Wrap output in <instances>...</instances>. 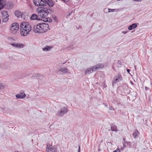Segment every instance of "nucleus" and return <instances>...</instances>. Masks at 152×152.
Returning a JSON list of instances; mask_svg holds the SVG:
<instances>
[{
	"instance_id": "nucleus-1",
	"label": "nucleus",
	"mask_w": 152,
	"mask_h": 152,
	"mask_svg": "<svg viewBox=\"0 0 152 152\" xmlns=\"http://www.w3.org/2000/svg\"><path fill=\"white\" fill-rule=\"evenodd\" d=\"M49 28V25L45 23H39L33 28L35 33H43L46 32Z\"/></svg>"
},
{
	"instance_id": "nucleus-2",
	"label": "nucleus",
	"mask_w": 152,
	"mask_h": 152,
	"mask_svg": "<svg viewBox=\"0 0 152 152\" xmlns=\"http://www.w3.org/2000/svg\"><path fill=\"white\" fill-rule=\"evenodd\" d=\"M49 10L52 12L51 10L46 7H38L36 11L37 15L39 17H41L40 18L41 20H42L44 18L48 16L49 13Z\"/></svg>"
},
{
	"instance_id": "nucleus-3",
	"label": "nucleus",
	"mask_w": 152,
	"mask_h": 152,
	"mask_svg": "<svg viewBox=\"0 0 152 152\" xmlns=\"http://www.w3.org/2000/svg\"><path fill=\"white\" fill-rule=\"evenodd\" d=\"M68 110V109L66 107H61L60 109H59L57 111L56 114L58 116H62L64 114L67 113Z\"/></svg>"
},
{
	"instance_id": "nucleus-4",
	"label": "nucleus",
	"mask_w": 152,
	"mask_h": 152,
	"mask_svg": "<svg viewBox=\"0 0 152 152\" xmlns=\"http://www.w3.org/2000/svg\"><path fill=\"white\" fill-rule=\"evenodd\" d=\"M19 25L17 23H14L11 25L10 27V31L13 34H15L19 29Z\"/></svg>"
},
{
	"instance_id": "nucleus-5",
	"label": "nucleus",
	"mask_w": 152,
	"mask_h": 152,
	"mask_svg": "<svg viewBox=\"0 0 152 152\" xmlns=\"http://www.w3.org/2000/svg\"><path fill=\"white\" fill-rule=\"evenodd\" d=\"M20 28L24 29H29L31 30L32 27L31 25L28 22H23L21 23L20 25Z\"/></svg>"
},
{
	"instance_id": "nucleus-6",
	"label": "nucleus",
	"mask_w": 152,
	"mask_h": 152,
	"mask_svg": "<svg viewBox=\"0 0 152 152\" xmlns=\"http://www.w3.org/2000/svg\"><path fill=\"white\" fill-rule=\"evenodd\" d=\"M1 14L2 15V18L4 22H7L9 19V15L7 13V12L6 11H3L1 12Z\"/></svg>"
},
{
	"instance_id": "nucleus-7",
	"label": "nucleus",
	"mask_w": 152,
	"mask_h": 152,
	"mask_svg": "<svg viewBox=\"0 0 152 152\" xmlns=\"http://www.w3.org/2000/svg\"><path fill=\"white\" fill-rule=\"evenodd\" d=\"M122 79V77L120 74H118L115 77L112 81V86H113L115 83L119 82Z\"/></svg>"
},
{
	"instance_id": "nucleus-8",
	"label": "nucleus",
	"mask_w": 152,
	"mask_h": 152,
	"mask_svg": "<svg viewBox=\"0 0 152 152\" xmlns=\"http://www.w3.org/2000/svg\"><path fill=\"white\" fill-rule=\"evenodd\" d=\"M60 72L63 73H66L68 72V69L66 67H60L56 71V73L60 75L61 74Z\"/></svg>"
},
{
	"instance_id": "nucleus-9",
	"label": "nucleus",
	"mask_w": 152,
	"mask_h": 152,
	"mask_svg": "<svg viewBox=\"0 0 152 152\" xmlns=\"http://www.w3.org/2000/svg\"><path fill=\"white\" fill-rule=\"evenodd\" d=\"M31 31V30H29V29L27 30V29H24L20 28V34L22 36H26Z\"/></svg>"
},
{
	"instance_id": "nucleus-10",
	"label": "nucleus",
	"mask_w": 152,
	"mask_h": 152,
	"mask_svg": "<svg viewBox=\"0 0 152 152\" xmlns=\"http://www.w3.org/2000/svg\"><path fill=\"white\" fill-rule=\"evenodd\" d=\"M34 4L37 6H44L43 4L44 3L42 0H34Z\"/></svg>"
},
{
	"instance_id": "nucleus-11",
	"label": "nucleus",
	"mask_w": 152,
	"mask_h": 152,
	"mask_svg": "<svg viewBox=\"0 0 152 152\" xmlns=\"http://www.w3.org/2000/svg\"><path fill=\"white\" fill-rule=\"evenodd\" d=\"M15 96L17 99H23L26 97V95L24 92H23L16 94Z\"/></svg>"
},
{
	"instance_id": "nucleus-12",
	"label": "nucleus",
	"mask_w": 152,
	"mask_h": 152,
	"mask_svg": "<svg viewBox=\"0 0 152 152\" xmlns=\"http://www.w3.org/2000/svg\"><path fill=\"white\" fill-rule=\"evenodd\" d=\"M95 70V69L94 68V66H93L87 69L85 71V74L86 75H87V73L88 74H90Z\"/></svg>"
},
{
	"instance_id": "nucleus-13",
	"label": "nucleus",
	"mask_w": 152,
	"mask_h": 152,
	"mask_svg": "<svg viewBox=\"0 0 152 152\" xmlns=\"http://www.w3.org/2000/svg\"><path fill=\"white\" fill-rule=\"evenodd\" d=\"M14 4L12 2H8L6 3V5L5 6L7 9H12L13 7Z\"/></svg>"
},
{
	"instance_id": "nucleus-14",
	"label": "nucleus",
	"mask_w": 152,
	"mask_h": 152,
	"mask_svg": "<svg viewBox=\"0 0 152 152\" xmlns=\"http://www.w3.org/2000/svg\"><path fill=\"white\" fill-rule=\"evenodd\" d=\"M31 20H41L40 18H39L38 15L35 14H32L30 18Z\"/></svg>"
},
{
	"instance_id": "nucleus-15",
	"label": "nucleus",
	"mask_w": 152,
	"mask_h": 152,
	"mask_svg": "<svg viewBox=\"0 0 152 152\" xmlns=\"http://www.w3.org/2000/svg\"><path fill=\"white\" fill-rule=\"evenodd\" d=\"M6 1L5 0H0V10H1L6 5Z\"/></svg>"
},
{
	"instance_id": "nucleus-16",
	"label": "nucleus",
	"mask_w": 152,
	"mask_h": 152,
	"mask_svg": "<svg viewBox=\"0 0 152 152\" xmlns=\"http://www.w3.org/2000/svg\"><path fill=\"white\" fill-rule=\"evenodd\" d=\"M104 65L102 64H97L95 66H94V68L95 70H98L100 69H102L104 67Z\"/></svg>"
},
{
	"instance_id": "nucleus-17",
	"label": "nucleus",
	"mask_w": 152,
	"mask_h": 152,
	"mask_svg": "<svg viewBox=\"0 0 152 152\" xmlns=\"http://www.w3.org/2000/svg\"><path fill=\"white\" fill-rule=\"evenodd\" d=\"M138 23H133L131 25L129 26L128 28L129 30H131L134 29L137 26V25H138Z\"/></svg>"
},
{
	"instance_id": "nucleus-18",
	"label": "nucleus",
	"mask_w": 152,
	"mask_h": 152,
	"mask_svg": "<svg viewBox=\"0 0 152 152\" xmlns=\"http://www.w3.org/2000/svg\"><path fill=\"white\" fill-rule=\"evenodd\" d=\"M139 132L137 129H136L134 132L132 134L133 136L135 139L137 138L139 136Z\"/></svg>"
},
{
	"instance_id": "nucleus-19",
	"label": "nucleus",
	"mask_w": 152,
	"mask_h": 152,
	"mask_svg": "<svg viewBox=\"0 0 152 152\" xmlns=\"http://www.w3.org/2000/svg\"><path fill=\"white\" fill-rule=\"evenodd\" d=\"M15 14L18 18H22V17L23 13L20 11L17 10L15 11Z\"/></svg>"
},
{
	"instance_id": "nucleus-20",
	"label": "nucleus",
	"mask_w": 152,
	"mask_h": 152,
	"mask_svg": "<svg viewBox=\"0 0 152 152\" xmlns=\"http://www.w3.org/2000/svg\"><path fill=\"white\" fill-rule=\"evenodd\" d=\"M42 21H43L45 22H48L49 23H51L52 22V20L50 18H49V17L46 18L45 17V18H44V20H42Z\"/></svg>"
},
{
	"instance_id": "nucleus-21",
	"label": "nucleus",
	"mask_w": 152,
	"mask_h": 152,
	"mask_svg": "<svg viewBox=\"0 0 152 152\" xmlns=\"http://www.w3.org/2000/svg\"><path fill=\"white\" fill-rule=\"evenodd\" d=\"M47 4L50 7H52L54 4L52 0H48L47 1Z\"/></svg>"
},
{
	"instance_id": "nucleus-22",
	"label": "nucleus",
	"mask_w": 152,
	"mask_h": 152,
	"mask_svg": "<svg viewBox=\"0 0 152 152\" xmlns=\"http://www.w3.org/2000/svg\"><path fill=\"white\" fill-rule=\"evenodd\" d=\"M111 130L112 131H117V130L116 126L115 125H111Z\"/></svg>"
},
{
	"instance_id": "nucleus-23",
	"label": "nucleus",
	"mask_w": 152,
	"mask_h": 152,
	"mask_svg": "<svg viewBox=\"0 0 152 152\" xmlns=\"http://www.w3.org/2000/svg\"><path fill=\"white\" fill-rule=\"evenodd\" d=\"M48 151H52L53 152H55L56 151V148L54 147H51L50 148H48Z\"/></svg>"
},
{
	"instance_id": "nucleus-24",
	"label": "nucleus",
	"mask_w": 152,
	"mask_h": 152,
	"mask_svg": "<svg viewBox=\"0 0 152 152\" xmlns=\"http://www.w3.org/2000/svg\"><path fill=\"white\" fill-rule=\"evenodd\" d=\"M52 48V47H50L49 46H47L46 47L43 48L42 50L44 51H49Z\"/></svg>"
},
{
	"instance_id": "nucleus-25",
	"label": "nucleus",
	"mask_w": 152,
	"mask_h": 152,
	"mask_svg": "<svg viewBox=\"0 0 152 152\" xmlns=\"http://www.w3.org/2000/svg\"><path fill=\"white\" fill-rule=\"evenodd\" d=\"M18 43H11L10 44V45L14 47L15 48H18Z\"/></svg>"
},
{
	"instance_id": "nucleus-26",
	"label": "nucleus",
	"mask_w": 152,
	"mask_h": 152,
	"mask_svg": "<svg viewBox=\"0 0 152 152\" xmlns=\"http://www.w3.org/2000/svg\"><path fill=\"white\" fill-rule=\"evenodd\" d=\"M24 47V45L22 43L18 44V48H23Z\"/></svg>"
},
{
	"instance_id": "nucleus-27",
	"label": "nucleus",
	"mask_w": 152,
	"mask_h": 152,
	"mask_svg": "<svg viewBox=\"0 0 152 152\" xmlns=\"http://www.w3.org/2000/svg\"><path fill=\"white\" fill-rule=\"evenodd\" d=\"M8 40L11 41H15V40L12 37H9L7 38Z\"/></svg>"
},
{
	"instance_id": "nucleus-28",
	"label": "nucleus",
	"mask_w": 152,
	"mask_h": 152,
	"mask_svg": "<svg viewBox=\"0 0 152 152\" xmlns=\"http://www.w3.org/2000/svg\"><path fill=\"white\" fill-rule=\"evenodd\" d=\"M4 86L1 83H0V89H2L4 88Z\"/></svg>"
},
{
	"instance_id": "nucleus-29",
	"label": "nucleus",
	"mask_w": 152,
	"mask_h": 152,
	"mask_svg": "<svg viewBox=\"0 0 152 152\" xmlns=\"http://www.w3.org/2000/svg\"><path fill=\"white\" fill-rule=\"evenodd\" d=\"M126 141H123V144L124 148L126 147Z\"/></svg>"
},
{
	"instance_id": "nucleus-30",
	"label": "nucleus",
	"mask_w": 152,
	"mask_h": 152,
	"mask_svg": "<svg viewBox=\"0 0 152 152\" xmlns=\"http://www.w3.org/2000/svg\"><path fill=\"white\" fill-rule=\"evenodd\" d=\"M108 10H109L108 12H113L114 11V9H110L108 8Z\"/></svg>"
},
{
	"instance_id": "nucleus-31",
	"label": "nucleus",
	"mask_w": 152,
	"mask_h": 152,
	"mask_svg": "<svg viewBox=\"0 0 152 152\" xmlns=\"http://www.w3.org/2000/svg\"><path fill=\"white\" fill-rule=\"evenodd\" d=\"M126 144L129 147H131V143L130 142H126Z\"/></svg>"
},
{
	"instance_id": "nucleus-32",
	"label": "nucleus",
	"mask_w": 152,
	"mask_h": 152,
	"mask_svg": "<svg viewBox=\"0 0 152 152\" xmlns=\"http://www.w3.org/2000/svg\"><path fill=\"white\" fill-rule=\"evenodd\" d=\"M113 152H120V150L119 148H117L116 150L114 151Z\"/></svg>"
},
{
	"instance_id": "nucleus-33",
	"label": "nucleus",
	"mask_w": 152,
	"mask_h": 152,
	"mask_svg": "<svg viewBox=\"0 0 152 152\" xmlns=\"http://www.w3.org/2000/svg\"><path fill=\"white\" fill-rule=\"evenodd\" d=\"M39 75V74L34 75L31 77V78H33V77H37V76H38Z\"/></svg>"
},
{
	"instance_id": "nucleus-34",
	"label": "nucleus",
	"mask_w": 152,
	"mask_h": 152,
	"mask_svg": "<svg viewBox=\"0 0 152 152\" xmlns=\"http://www.w3.org/2000/svg\"><path fill=\"white\" fill-rule=\"evenodd\" d=\"M72 13V12H68V14H67L68 16L70 15Z\"/></svg>"
},
{
	"instance_id": "nucleus-35",
	"label": "nucleus",
	"mask_w": 152,
	"mask_h": 152,
	"mask_svg": "<svg viewBox=\"0 0 152 152\" xmlns=\"http://www.w3.org/2000/svg\"><path fill=\"white\" fill-rule=\"evenodd\" d=\"M145 90H146V91L149 90L150 89L149 88L146 87V86L145 87Z\"/></svg>"
},
{
	"instance_id": "nucleus-36",
	"label": "nucleus",
	"mask_w": 152,
	"mask_h": 152,
	"mask_svg": "<svg viewBox=\"0 0 152 152\" xmlns=\"http://www.w3.org/2000/svg\"><path fill=\"white\" fill-rule=\"evenodd\" d=\"M127 32H128V31H122V33H123L124 34H126V33H127Z\"/></svg>"
},
{
	"instance_id": "nucleus-37",
	"label": "nucleus",
	"mask_w": 152,
	"mask_h": 152,
	"mask_svg": "<svg viewBox=\"0 0 152 152\" xmlns=\"http://www.w3.org/2000/svg\"><path fill=\"white\" fill-rule=\"evenodd\" d=\"M109 109L110 110H114V108L112 107H110Z\"/></svg>"
},
{
	"instance_id": "nucleus-38",
	"label": "nucleus",
	"mask_w": 152,
	"mask_h": 152,
	"mask_svg": "<svg viewBox=\"0 0 152 152\" xmlns=\"http://www.w3.org/2000/svg\"><path fill=\"white\" fill-rule=\"evenodd\" d=\"M78 152H80V145H79V148H78Z\"/></svg>"
},
{
	"instance_id": "nucleus-39",
	"label": "nucleus",
	"mask_w": 152,
	"mask_h": 152,
	"mask_svg": "<svg viewBox=\"0 0 152 152\" xmlns=\"http://www.w3.org/2000/svg\"><path fill=\"white\" fill-rule=\"evenodd\" d=\"M126 71H127V72H128V73H129V72L130 71V70L129 69H126Z\"/></svg>"
},
{
	"instance_id": "nucleus-40",
	"label": "nucleus",
	"mask_w": 152,
	"mask_h": 152,
	"mask_svg": "<svg viewBox=\"0 0 152 152\" xmlns=\"http://www.w3.org/2000/svg\"><path fill=\"white\" fill-rule=\"evenodd\" d=\"M142 0H136L135 1H136L138 2H141Z\"/></svg>"
},
{
	"instance_id": "nucleus-41",
	"label": "nucleus",
	"mask_w": 152,
	"mask_h": 152,
	"mask_svg": "<svg viewBox=\"0 0 152 152\" xmlns=\"http://www.w3.org/2000/svg\"><path fill=\"white\" fill-rule=\"evenodd\" d=\"M103 86V87H106V84H105V83H104V84Z\"/></svg>"
},
{
	"instance_id": "nucleus-42",
	"label": "nucleus",
	"mask_w": 152,
	"mask_h": 152,
	"mask_svg": "<svg viewBox=\"0 0 152 152\" xmlns=\"http://www.w3.org/2000/svg\"><path fill=\"white\" fill-rule=\"evenodd\" d=\"M53 17V18H54V20H57V19H56V17H54H54H53H53Z\"/></svg>"
},
{
	"instance_id": "nucleus-43",
	"label": "nucleus",
	"mask_w": 152,
	"mask_h": 152,
	"mask_svg": "<svg viewBox=\"0 0 152 152\" xmlns=\"http://www.w3.org/2000/svg\"><path fill=\"white\" fill-rule=\"evenodd\" d=\"M123 87H124H124H127V86H126V85H123Z\"/></svg>"
},
{
	"instance_id": "nucleus-44",
	"label": "nucleus",
	"mask_w": 152,
	"mask_h": 152,
	"mask_svg": "<svg viewBox=\"0 0 152 152\" xmlns=\"http://www.w3.org/2000/svg\"><path fill=\"white\" fill-rule=\"evenodd\" d=\"M123 141H125L126 139H125V138H123Z\"/></svg>"
},
{
	"instance_id": "nucleus-45",
	"label": "nucleus",
	"mask_w": 152,
	"mask_h": 152,
	"mask_svg": "<svg viewBox=\"0 0 152 152\" xmlns=\"http://www.w3.org/2000/svg\"><path fill=\"white\" fill-rule=\"evenodd\" d=\"M105 104V106H107V104Z\"/></svg>"
},
{
	"instance_id": "nucleus-46",
	"label": "nucleus",
	"mask_w": 152,
	"mask_h": 152,
	"mask_svg": "<svg viewBox=\"0 0 152 152\" xmlns=\"http://www.w3.org/2000/svg\"><path fill=\"white\" fill-rule=\"evenodd\" d=\"M131 84H133V83L132 82V81H131Z\"/></svg>"
},
{
	"instance_id": "nucleus-47",
	"label": "nucleus",
	"mask_w": 152,
	"mask_h": 152,
	"mask_svg": "<svg viewBox=\"0 0 152 152\" xmlns=\"http://www.w3.org/2000/svg\"><path fill=\"white\" fill-rule=\"evenodd\" d=\"M15 152H19L17 151H15Z\"/></svg>"
}]
</instances>
